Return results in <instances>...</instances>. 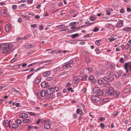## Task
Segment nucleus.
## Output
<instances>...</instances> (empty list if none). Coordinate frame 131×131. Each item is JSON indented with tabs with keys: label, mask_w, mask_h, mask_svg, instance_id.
I'll return each mask as SVG.
<instances>
[{
	"label": "nucleus",
	"mask_w": 131,
	"mask_h": 131,
	"mask_svg": "<svg viewBox=\"0 0 131 131\" xmlns=\"http://www.w3.org/2000/svg\"><path fill=\"white\" fill-rule=\"evenodd\" d=\"M81 92H83L85 93L86 92V88H83Z\"/></svg>",
	"instance_id": "nucleus-64"
},
{
	"label": "nucleus",
	"mask_w": 131,
	"mask_h": 131,
	"mask_svg": "<svg viewBox=\"0 0 131 131\" xmlns=\"http://www.w3.org/2000/svg\"><path fill=\"white\" fill-rule=\"evenodd\" d=\"M119 92H116L115 91L114 92L113 94V96L114 97H116L119 95Z\"/></svg>",
	"instance_id": "nucleus-26"
},
{
	"label": "nucleus",
	"mask_w": 131,
	"mask_h": 131,
	"mask_svg": "<svg viewBox=\"0 0 131 131\" xmlns=\"http://www.w3.org/2000/svg\"><path fill=\"white\" fill-rule=\"evenodd\" d=\"M86 70H88L89 72H92L93 71V69L92 68H89L88 67H87L86 69Z\"/></svg>",
	"instance_id": "nucleus-30"
},
{
	"label": "nucleus",
	"mask_w": 131,
	"mask_h": 131,
	"mask_svg": "<svg viewBox=\"0 0 131 131\" xmlns=\"http://www.w3.org/2000/svg\"><path fill=\"white\" fill-rule=\"evenodd\" d=\"M103 71L101 70H100L99 71L98 73H97V75L98 76H99L100 75L103 73Z\"/></svg>",
	"instance_id": "nucleus-31"
},
{
	"label": "nucleus",
	"mask_w": 131,
	"mask_h": 131,
	"mask_svg": "<svg viewBox=\"0 0 131 131\" xmlns=\"http://www.w3.org/2000/svg\"><path fill=\"white\" fill-rule=\"evenodd\" d=\"M12 127L13 128H17L19 126V125H17L15 123H14L12 124Z\"/></svg>",
	"instance_id": "nucleus-25"
},
{
	"label": "nucleus",
	"mask_w": 131,
	"mask_h": 131,
	"mask_svg": "<svg viewBox=\"0 0 131 131\" xmlns=\"http://www.w3.org/2000/svg\"><path fill=\"white\" fill-rule=\"evenodd\" d=\"M46 79L48 81H51L53 79V78L52 77H49L47 78Z\"/></svg>",
	"instance_id": "nucleus-41"
},
{
	"label": "nucleus",
	"mask_w": 131,
	"mask_h": 131,
	"mask_svg": "<svg viewBox=\"0 0 131 131\" xmlns=\"http://www.w3.org/2000/svg\"><path fill=\"white\" fill-rule=\"evenodd\" d=\"M103 79L106 81L110 82L112 81V79L109 78L108 76L105 77L103 78Z\"/></svg>",
	"instance_id": "nucleus-16"
},
{
	"label": "nucleus",
	"mask_w": 131,
	"mask_h": 131,
	"mask_svg": "<svg viewBox=\"0 0 131 131\" xmlns=\"http://www.w3.org/2000/svg\"><path fill=\"white\" fill-rule=\"evenodd\" d=\"M30 121V119H24L23 121V122L25 123L28 122Z\"/></svg>",
	"instance_id": "nucleus-32"
},
{
	"label": "nucleus",
	"mask_w": 131,
	"mask_h": 131,
	"mask_svg": "<svg viewBox=\"0 0 131 131\" xmlns=\"http://www.w3.org/2000/svg\"><path fill=\"white\" fill-rule=\"evenodd\" d=\"M89 80H92L91 83L93 84H94L96 82L95 80L94 79V77L93 76H90L89 78Z\"/></svg>",
	"instance_id": "nucleus-12"
},
{
	"label": "nucleus",
	"mask_w": 131,
	"mask_h": 131,
	"mask_svg": "<svg viewBox=\"0 0 131 131\" xmlns=\"http://www.w3.org/2000/svg\"><path fill=\"white\" fill-rule=\"evenodd\" d=\"M76 24V23L75 22H72L70 23L69 25L70 26H75Z\"/></svg>",
	"instance_id": "nucleus-42"
},
{
	"label": "nucleus",
	"mask_w": 131,
	"mask_h": 131,
	"mask_svg": "<svg viewBox=\"0 0 131 131\" xmlns=\"http://www.w3.org/2000/svg\"><path fill=\"white\" fill-rule=\"evenodd\" d=\"M47 93V92L45 90H42L40 93V95L41 96L44 97L46 95Z\"/></svg>",
	"instance_id": "nucleus-18"
},
{
	"label": "nucleus",
	"mask_w": 131,
	"mask_h": 131,
	"mask_svg": "<svg viewBox=\"0 0 131 131\" xmlns=\"http://www.w3.org/2000/svg\"><path fill=\"white\" fill-rule=\"evenodd\" d=\"M98 82L100 84H102L103 83L102 80H98Z\"/></svg>",
	"instance_id": "nucleus-38"
},
{
	"label": "nucleus",
	"mask_w": 131,
	"mask_h": 131,
	"mask_svg": "<svg viewBox=\"0 0 131 131\" xmlns=\"http://www.w3.org/2000/svg\"><path fill=\"white\" fill-rule=\"evenodd\" d=\"M124 67L125 69H127L128 68V64L127 63H126L124 65Z\"/></svg>",
	"instance_id": "nucleus-47"
},
{
	"label": "nucleus",
	"mask_w": 131,
	"mask_h": 131,
	"mask_svg": "<svg viewBox=\"0 0 131 131\" xmlns=\"http://www.w3.org/2000/svg\"><path fill=\"white\" fill-rule=\"evenodd\" d=\"M67 62L68 63V64L70 65V64H71L73 62V61L72 60H71L70 61Z\"/></svg>",
	"instance_id": "nucleus-59"
},
{
	"label": "nucleus",
	"mask_w": 131,
	"mask_h": 131,
	"mask_svg": "<svg viewBox=\"0 0 131 131\" xmlns=\"http://www.w3.org/2000/svg\"><path fill=\"white\" fill-rule=\"evenodd\" d=\"M35 46V45L30 43L25 45V47L27 49L29 50Z\"/></svg>",
	"instance_id": "nucleus-6"
},
{
	"label": "nucleus",
	"mask_w": 131,
	"mask_h": 131,
	"mask_svg": "<svg viewBox=\"0 0 131 131\" xmlns=\"http://www.w3.org/2000/svg\"><path fill=\"white\" fill-rule=\"evenodd\" d=\"M29 36L28 35H27L25 36L24 37H23V38H24V39H27L29 38Z\"/></svg>",
	"instance_id": "nucleus-60"
},
{
	"label": "nucleus",
	"mask_w": 131,
	"mask_h": 131,
	"mask_svg": "<svg viewBox=\"0 0 131 131\" xmlns=\"http://www.w3.org/2000/svg\"><path fill=\"white\" fill-rule=\"evenodd\" d=\"M2 15L3 16H6L7 15L6 10L4 9H2L1 11Z\"/></svg>",
	"instance_id": "nucleus-8"
},
{
	"label": "nucleus",
	"mask_w": 131,
	"mask_h": 131,
	"mask_svg": "<svg viewBox=\"0 0 131 131\" xmlns=\"http://www.w3.org/2000/svg\"><path fill=\"white\" fill-rule=\"evenodd\" d=\"M118 113L116 112H114L113 113V115L114 117H115L117 115Z\"/></svg>",
	"instance_id": "nucleus-40"
},
{
	"label": "nucleus",
	"mask_w": 131,
	"mask_h": 131,
	"mask_svg": "<svg viewBox=\"0 0 131 131\" xmlns=\"http://www.w3.org/2000/svg\"><path fill=\"white\" fill-rule=\"evenodd\" d=\"M11 90L13 92H16V93H19V91L15 90L14 88H13L11 89Z\"/></svg>",
	"instance_id": "nucleus-33"
},
{
	"label": "nucleus",
	"mask_w": 131,
	"mask_h": 131,
	"mask_svg": "<svg viewBox=\"0 0 131 131\" xmlns=\"http://www.w3.org/2000/svg\"><path fill=\"white\" fill-rule=\"evenodd\" d=\"M63 65L62 67V68L64 69L70 68L71 67V66L69 65L68 63H65Z\"/></svg>",
	"instance_id": "nucleus-7"
},
{
	"label": "nucleus",
	"mask_w": 131,
	"mask_h": 131,
	"mask_svg": "<svg viewBox=\"0 0 131 131\" xmlns=\"http://www.w3.org/2000/svg\"><path fill=\"white\" fill-rule=\"evenodd\" d=\"M99 30V28H97L96 27H95L93 30V31L94 32H96Z\"/></svg>",
	"instance_id": "nucleus-44"
},
{
	"label": "nucleus",
	"mask_w": 131,
	"mask_h": 131,
	"mask_svg": "<svg viewBox=\"0 0 131 131\" xmlns=\"http://www.w3.org/2000/svg\"><path fill=\"white\" fill-rule=\"evenodd\" d=\"M106 92L109 95H112L114 94V91L112 88H110L106 90Z\"/></svg>",
	"instance_id": "nucleus-4"
},
{
	"label": "nucleus",
	"mask_w": 131,
	"mask_h": 131,
	"mask_svg": "<svg viewBox=\"0 0 131 131\" xmlns=\"http://www.w3.org/2000/svg\"><path fill=\"white\" fill-rule=\"evenodd\" d=\"M78 27H77V26H74L71 27L70 28V29H78Z\"/></svg>",
	"instance_id": "nucleus-49"
},
{
	"label": "nucleus",
	"mask_w": 131,
	"mask_h": 131,
	"mask_svg": "<svg viewBox=\"0 0 131 131\" xmlns=\"http://www.w3.org/2000/svg\"><path fill=\"white\" fill-rule=\"evenodd\" d=\"M16 122L17 124H21V121L19 119H17L16 120Z\"/></svg>",
	"instance_id": "nucleus-39"
},
{
	"label": "nucleus",
	"mask_w": 131,
	"mask_h": 131,
	"mask_svg": "<svg viewBox=\"0 0 131 131\" xmlns=\"http://www.w3.org/2000/svg\"><path fill=\"white\" fill-rule=\"evenodd\" d=\"M24 40V38H22L21 37H19L17 38L16 40L17 41H20Z\"/></svg>",
	"instance_id": "nucleus-36"
},
{
	"label": "nucleus",
	"mask_w": 131,
	"mask_h": 131,
	"mask_svg": "<svg viewBox=\"0 0 131 131\" xmlns=\"http://www.w3.org/2000/svg\"><path fill=\"white\" fill-rule=\"evenodd\" d=\"M93 92L98 96H100L102 93V91L98 87L94 88L93 90Z\"/></svg>",
	"instance_id": "nucleus-2"
},
{
	"label": "nucleus",
	"mask_w": 131,
	"mask_h": 131,
	"mask_svg": "<svg viewBox=\"0 0 131 131\" xmlns=\"http://www.w3.org/2000/svg\"><path fill=\"white\" fill-rule=\"evenodd\" d=\"M67 90L68 91H71V92H74V90L72 89V88H67Z\"/></svg>",
	"instance_id": "nucleus-51"
},
{
	"label": "nucleus",
	"mask_w": 131,
	"mask_h": 131,
	"mask_svg": "<svg viewBox=\"0 0 131 131\" xmlns=\"http://www.w3.org/2000/svg\"><path fill=\"white\" fill-rule=\"evenodd\" d=\"M68 72L64 71L61 73L60 74V75H64V76H66L68 75Z\"/></svg>",
	"instance_id": "nucleus-22"
},
{
	"label": "nucleus",
	"mask_w": 131,
	"mask_h": 131,
	"mask_svg": "<svg viewBox=\"0 0 131 131\" xmlns=\"http://www.w3.org/2000/svg\"><path fill=\"white\" fill-rule=\"evenodd\" d=\"M19 117L22 118H25L28 117V115L26 113H23L19 115Z\"/></svg>",
	"instance_id": "nucleus-14"
},
{
	"label": "nucleus",
	"mask_w": 131,
	"mask_h": 131,
	"mask_svg": "<svg viewBox=\"0 0 131 131\" xmlns=\"http://www.w3.org/2000/svg\"><path fill=\"white\" fill-rule=\"evenodd\" d=\"M130 91V89L129 88H127L124 89V93H128Z\"/></svg>",
	"instance_id": "nucleus-28"
},
{
	"label": "nucleus",
	"mask_w": 131,
	"mask_h": 131,
	"mask_svg": "<svg viewBox=\"0 0 131 131\" xmlns=\"http://www.w3.org/2000/svg\"><path fill=\"white\" fill-rule=\"evenodd\" d=\"M17 6L15 5H14L12 6V8L13 9H15L17 8Z\"/></svg>",
	"instance_id": "nucleus-57"
},
{
	"label": "nucleus",
	"mask_w": 131,
	"mask_h": 131,
	"mask_svg": "<svg viewBox=\"0 0 131 131\" xmlns=\"http://www.w3.org/2000/svg\"><path fill=\"white\" fill-rule=\"evenodd\" d=\"M79 34H73L71 36V37L72 38H75V37H77L78 36Z\"/></svg>",
	"instance_id": "nucleus-35"
},
{
	"label": "nucleus",
	"mask_w": 131,
	"mask_h": 131,
	"mask_svg": "<svg viewBox=\"0 0 131 131\" xmlns=\"http://www.w3.org/2000/svg\"><path fill=\"white\" fill-rule=\"evenodd\" d=\"M87 78V76L85 75L81 79V80L82 81L85 80H86Z\"/></svg>",
	"instance_id": "nucleus-34"
},
{
	"label": "nucleus",
	"mask_w": 131,
	"mask_h": 131,
	"mask_svg": "<svg viewBox=\"0 0 131 131\" xmlns=\"http://www.w3.org/2000/svg\"><path fill=\"white\" fill-rule=\"evenodd\" d=\"M124 10L123 8H122L120 10V12L121 13H124Z\"/></svg>",
	"instance_id": "nucleus-55"
},
{
	"label": "nucleus",
	"mask_w": 131,
	"mask_h": 131,
	"mask_svg": "<svg viewBox=\"0 0 131 131\" xmlns=\"http://www.w3.org/2000/svg\"><path fill=\"white\" fill-rule=\"evenodd\" d=\"M69 30V29H63L62 30H60V32H61L62 31H67Z\"/></svg>",
	"instance_id": "nucleus-54"
},
{
	"label": "nucleus",
	"mask_w": 131,
	"mask_h": 131,
	"mask_svg": "<svg viewBox=\"0 0 131 131\" xmlns=\"http://www.w3.org/2000/svg\"><path fill=\"white\" fill-rule=\"evenodd\" d=\"M41 80V78L40 77H37L35 81V83L36 84H38L40 82Z\"/></svg>",
	"instance_id": "nucleus-15"
},
{
	"label": "nucleus",
	"mask_w": 131,
	"mask_h": 131,
	"mask_svg": "<svg viewBox=\"0 0 131 131\" xmlns=\"http://www.w3.org/2000/svg\"><path fill=\"white\" fill-rule=\"evenodd\" d=\"M12 48V45L8 44H5L3 47L0 49V51L3 53H7Z\"/></svg>",
	"instance_id": "nucleus-1"
},
{
	"label": "nucleus",
	"mask_w": 131,
	"mask_h": 131,
	"mask_svg": "<svg viewBox=\"0 0 131 131\" xmlns=\"http://www.w3.org/2000/svg\"><path fill=\"white\" fill-rule=\"evenodd\" d=\"M131 30V28L129 27H127L123 29L124 31H128Z\"/></svg>",
	"instance_id": "nucleus-27"
},
{
	"label": "nucleus",
	"mask_w": 131,
	"mask_h": 131,
	"mask_svg": "<svg viewBox=\"0 0 131 131\" xmlns=\"http://www.w3.org/2000/svg\"><path fill=\"white\" fill-rule=\"evenodd\" d=\"M80 109L79 108H78L76 111L77 113L78 114H79L80 113Z\"/></svg>",
	"instance_id": "nucleus-58"
},
{
	"label": "nucleus",
	"mask_w": 131,
	"mask_h": 131,
	"mask_svg": "<svg viewBox=\"0 0 131 131\" xmlns=\"http://www.w3.org/2000/svg\"><path fill=\"white\" fill-rule=\"evenodd\" d=\"M21 16L24 17V18L26 20H28L29 19H30V17L29 16L24 15L22 14H20Z\"/></svg>",
	"instance_id": "nucleus-23"
},
{
	"label": "nucleus",
	"mask_w": 131,
	"mask_h": 131,
	"mask_svg": "<svg viewBox=\"0 0 131 131\" xmlns=\"http://www.w3.org/2000/svg\"><path fill=\"white\" fill-rule=\"evenodd\" d=\"M91 99L94 102H97L100 100V98L95 95H93L92 96Z\"/></svg>",
	"instance_id": "nucleus-3"
},
{
	"label": "nucleus",
	"mask_w": 131,
	"mask_h": 131,
	"mask_svg": "<svg viewBox=\"0 0 131 131\" xmlns=\"http://www.w3.org/2000/svg\"><path fill=\"white\" fill-rule=\"evenodd\" d=\"M105 118L103 117H100L99 120L100 121H103L105 120Z\"/></svg>",
	"instance_id": "nucleus-48"
},
{
	"label": "nucleus",
	"mask_w": 131,
	"mask_h": 131,
	"mask_svg": "<svg viewBox=\"0 0 131 131\" xmlns=\"http://www.w3.org/2000/svg\"><path fill=\"white\" fill-rule=\"evenodd\" d=\"M64 25H63V24H62V25H58V26H56V27L57 28H59L60 29H62V27H61L63 26Z\"/></svg>",
	"instance_id": "nucleus-53"
},
{
	"label": "nucleus",
	"mask_w": 131,
	"mask_h": 131,
	"mask_svg": "<svg viewBox=\"0 0 131 131\" xmlns=\"http://www.w3.org/2000/svg\"><path fill=\"white\" fill-rule=\"evenodd\" d=\"M22 20V19L21 18H19L18 19V22H19V23H20L21 21Z\"/></svg>",
	"instance_id": "nucleus-63"
},
{
	"label": "nucleus",
	"mask_w": 131,
	"mask_h": 131,
	"mask_svg": "<svg viewBox=\"0 0 131 131\" xmlns=\"http://www.w3.org/2000/svg\"><path fill=\"white\" fill-rule=\"evenodd\" d=\"M80 81L79 79H78L76 80L74 82V83L75 84H77Z\"/></svg>",
	"instance_id": "nucleus-56"
},
{
	"label": "nucleus",
	"mask_w": 131,
	"mask_h": 131,
	"mask_svg": "<svg viewBox=\"0 0 131 131\" xmlns=\"http://www.w3.org/2000/svg\"><path fill=\"white\" fill-rule=\"evenodd\" d=\"M53 93L57 92L58 91L59 88L57 87H52L51 88Z\"/></svg>",
	"instance_id": "nucleus-17"
},
{
	"label": "nucleus",
	"mask_w": 131,
	"mask_h": 131,
	"mask_svg": "<svg viewBox=\"0 0 131 131\" xmlns=\"http://www.w3.org/2000/svg\"><path fill=\"white\" fill-rule=\"evenodd\" d=\"M90 19L91 21H94L95 20V18L94 17L91 16L90 17Z\"/></svg>",
	"instance_id": "nucleus-45"
},
{
	"label": "nucleus",
	"mask_w": 131,
	"mask_h": 131,
	"mask_svg": "<svg viewBox=\"0 0 131 131\" xmlns=\"http://www.w3.org/2000/svg\"><path fill=\"white\" fill-rule=\"evenodd\" d=\"M31 26L32 28H35L37 27V25L36 24H34V25H31Z\"/></svg>",
	"instance_id": "nucleus-52"
},
{
	"label": "nucleus",
	"mask_w": 131,
	"mask_h": 131,
	"mask_svg": "<svg viewBox=\"0 0 131 131\" xmlns=\"http://www.w3.org/2000/svg\"><path fill=\"white\" fill-rule=\"evenodd\" d=\"M51 125V124L50 123L47 122L44 124V127L46 129H49L50 128Z\"/></svg>",
	"instance_id": "nucleus-5"
},
{
	"label": "nucleus",
	"mask_w": 131,
	"mask_h": 131,
	"mask_svg": "<svg viewBox=\"0 0 131 131\" xmlns=\"http://www.w3.org/2000/svg\"><path fill=\"white\" fill-rule=\"evenodd\" d=\"M118 25L119 26V27H122L123 25V22L122 21H120L118 22Z\"/></svg>",
	"instance_id": "nucleus-29"
},
{
	"label": "nucleus",
	"mask_w": 131,
	"mask_h": 131,
	"mask_svg": "<svg viewBox=\"0 0 131 131\" xmlns=\"http://www.w3.org/2000/svg\"><path fill=\"white\" fill-rule=\"evenodd\" d=\"M51 74V72L50 71H47L43 73V76L45 77H46L49 75Z\"/></svg>",
	"instance_id": "nucleus-13"
},
{
	"label": "nucleus",
	"mask_w": 131,
	"mask_h": 131,
	"mask_svg": "<svg viewBox=\"0 0 131 131\" xmlns=\"http://www.w3.org/2000/svg\"><path fill=\"white\" fill-rule=\"evenodd\" d=\"M108 77L109 78H111L112 79V81L113 80L114 78H113V77L114 76V74L113 73L111 72H108Z\"/></svg>",
	"instance_id": "nucleus-9"
},
{
	"label": "nucleus",
	"mask_w": 131,
	"mask_h": 131,
	"mask_svg": "<svg viewBox=\"0 0 131 131\" xmlns=\"http://www.w3.org/2000/svg\"><path fill=\"white\" fill-rule=\"evenodd\" d=\"M54 70L56 73H58L61 71L60 68L59 67H58L55 68L54 69Z\"/></svg>",
	"instance_id": "nucleus-24"
},
{
	"label": "nucleus",
	"mask_w": 131,
	"mask_h": 131,
	"mask_svg": "<svg viewBox=\"0 0 131 131\" xmlns=\"http://www.w3.org/2000/svg\"><path fill=\"white\" fill-rule=\"evenodd\" d=\"M106 14L108 15H110V12L108 11L107 10H106Z\"/></svg>",
	"instance_id": "nucleus-62"
},
{
	"label": "nucleus",
	"mask_w": 131,
	"mask_h": 131,
	"mask_svg": "<svg viewBox=\"0 0 131 131\" xmlns=\"http://www.w3.org/2000/svg\"><path fill=\"white\" fill-rule=\"evenodd\" d=\"M116 38H109L108 39L111 42L112 41H114L115 40V39H116Z\"/></svg>",
	"instance_id": "nucleus-50"
},
{
	"label": "nucleus",
	"mask_w": 131,
	"mask_h": 131,
	"mask_svg": "<svg viewBox=\"0 0 131 131\" xmlns=\"http://www.w3.org/2000/svg\"><path fill=\"white\" fill-rule=\"evenodd\" d=\"M101 40H96L95 42V44L98 46H99L100 45V41H101Z\"/></svg>",
	"instance_id": "nucleus-37"
},
{
	"label": "nucleus",
	"mask_w": 131,
	"mask_h": 131,
	"mask_svg": "<svg viewBox=\"0 0 131 131\" xmlns=\"http://www.w3.org/2000/svg\"><path fill=\"white\" fill-rule=\"evenodd\" d=\"M119 61L122 63H124V59L123 58H121L119 59Z\"/></svg>",
	"instance_id": "nucleus-46"
},
{
	"label": "nucleus",
	"mask_w": 131,
	"mask_h": 131,
	"mask_svg": "<svg viewBox=\"0 0 131 131\" xmlns=\"http://www.w3.org/2000/svg\"><path fill=\"white\" fill-rule=\"evenodd\" d=\"M48 83L45 81L42 82L41 83V86L43 88L47 87L49 85Z\"/></svg>",
	"instance_id": "nucleus-11"
},
{
	"label": "nucleus",
	"mask_w": 131,
	"mask_h": 131,
	"mask_svg": "<svg viewBox=\"0 0 131 131\" xmlns=\"http://www.w3.org/2000/svg\"><path fill=\"white\" fill-rule=\"evenodd\" d=\"M10 121L8 120H5L4 122V124L6 127H7L9 125Z\"/></svg>",
	"instance_id": "nucleus-20"
},
{
	"label": "nucleus",
	"mask_w": 131,
	"mask_h": 131,
	"mask_svg": "<svg viewBox=\"0 0 131 131\" xmlns=\"http://www.w3.org/2000/svg\"><path fill=\"white\" fill-rule=\"evenodd\" d=\"M44 68V67H41L40 68H38L35 70V72H37L38 71Z\"/></svg>",
	"instance_id": "nucleus-43"
},
{
	"label": "nucleus",
	"mask_w": 131,
	"mask_h": 131,
	"mask_svg": "<svg viewBox=\"0 0 131 131\" xmlns=\"http://www.w3.org/2000/svg\"><path fill=\"white\" fill-rule=\"evenodd\" d=\"M101 127L102 128H104V125L103 123H101L100 124Z\"/></svg>",
	"instance_id": "nucleus-61"
},
{
	"label": "nucleus",
	"mask_w": 131,
	"mask_h": 131,
	"mask_svg": "<svg viewBox=\"0 0 131 131\" xmlns=\"http://www.w3.org/2000/svg\"><path fill=\"white\" fill-rule=\"evenodd\" d=\"M47 94L49 95H51L53 93L51 88L48 89L47 90Z\"/></svg>",
	"instance_id": "nucleus-19"
},
{
	"label": "nucleus",
	"mask_w": 131,
	"mask_h": 131,
	"mask_svg": "<svg viewBox=\"0 0 131 131\" xmlns=\"http://www.w3.org/2000/svg\"><path fill=\"white\" fill-rule=\"evenodd\" d=\"M122 73L121 72H116L115 74V75L116 78H118L119 76H121Z\"/></svg>",
	"instance_id": "nucleus-21"
},
{
	"label": "nucleus",
	"mask_w": 131,
	"mask_h": 131,
	"mask_svg": "<svg viewBox=\"0 0 131 131\" xmlns=\"http://www.w3.org/2000/svg\"><path fill=\"white\" fill-rule=\"evenodd\" d=\"M10 28V25L8 24L6 26L5 28V30L7 32H9V31Z\"/></svg>",
	"instance_id": "nucleus-10"
}]
</instances>
